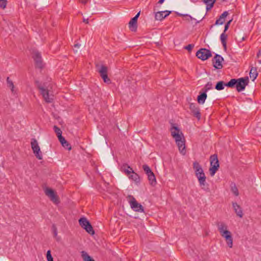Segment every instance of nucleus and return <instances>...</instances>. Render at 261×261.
Returning <instances> with one entry per match:
<instances>
[{"label": "nucleus", "instance_id": "ddd939ff", "mask_svg": "<svg viewBox=\"0 0 261 261\" xmlns=\"http://www.w3.org/2000/svg\"><path fill=\"white\" fill-rule=\"evenodd\" d=\"M223 61L224 59L222 57L218 54H216L212 60L214 67L217 69H221L223 67L222 62Z\"/></svg>", "mask_w": 261, "mask_h": 261}, {"label": "nucleus", "instance_id": "0eeeda50", "mask_svg": "<svg viewBox=\"0 0 261 261\" xmlns=\"http://www.w3.org/2000/svg\"><path fill=\"white\" fill-rule=\"evenodd\" d=\"M127 198L130 199V206L134 211L138 212H144L143 206L139 203L133 196L128 195Z\"/></svg>", "mask_w": 261, "mask_h": 261}, {"label": "nucleus", "instance_id": "9b49d317", "mask_svg": "<svg viewBox=\"0 0 261 261\" xmlns=\"http://www.w3.org/2000/svg\"><path fill=\"white\" fill-rule=\"evenodd\" d=\"M45 195L48 196L51 201L56 204H58L60 202L59 198L55 191L49 188H46L45 190Z\"/></svg>", "mask_w": 261, "mask_h": 261}, {"label": "nucleus", "instance_id": "6ab92c4d", "mask_svg": "<svg viewBox=\"0 0 261 261\" xmlns=\"http://www.w3.org/2000/svg\"><path fill=\"white\" fill-rule=\"evenodd\" d=\"M228 15L227 11L224 12L220 16L219 19H218L215 22V25L222 24L225 21V18Z\"/></svg>", "mask_w": 261, "mask_h": 261}, {"label": "nucleus", "instance_id": "37998d69", "mask_svg": "<svg viewBox=\"0 0 261 261\" xmlns=\"http://www.w3.org/2000/svg\"><path fill=\"white\" fill-rule=\"evenodd\" d=\"M231 21H232V19H230L225 24V27H224V32H225L228 29L229 26Z\"/></svg>", "mask_w": 261, "mask_h": 261}, {"label": "nucleus", "instance_id": "8fccbe9b", "mask_svg": "<svg viewBox=\"0 0 261 261\" xmlns=\"http://www.w3.org/2000/svg\"><path fill=\"white\" fill-rule=\"evenodd\" d=\"M80 45L79 44H74V46L75 48H79Z\"/></svg>", "mask_w": 261, "mask_h": 261}, {"label": "nucleus", "instance_id": "a18cd8bd", "mask_svg": "<svg viewBox=\"0 0 261 261\" xmlns=\"http://www.w3.org/2000/svg\"><path fill=\"white\" fill-rule=\"evenodd\" d=\"M163 13H165V16L167 17L171 13V12L170 11H163Z\"/></svg>", "mask_w": 261, "mask_h": 261}, {"label": "nucleus", "instance_id": "e433bc0d", "mask_svg": "<svg viewBox=\"0 0 261 261\" xmlns=\"http://www.w3.org/2000/svg\"><path fill=\"white\" fill-rule=\"evenodd\" d=\"M225 240L228 246L230 248H232L233 245V240L232 236H231L230 238L226 239Z\"/></svg>", "mask_w": 261, "mask_h": 261}, {"label": "nucleus", "instance_id": "f257e3e1", "mask_svg": "<svg viewBox=\"0 0 261 261\" xmlns=\"http://www.w3.org/2000/svg\"><path fill=\"white\" fill-rule=\"evenodd\" d=\"M171 136L175 139L179 152L182 155H185L186 153V150L185 139L183 134L177 126L174 125H173L171 128Z\"/></svg>", "mask_w": 261, "mask_h": 261}, {"label": "nucleus", "instance_id": "6e6552de", "mask_svg": "<svg viewBox=\"0 0 261 261\" xmlns=\"http://www.w3.org/2000/svg\"><path fill=\"white\" fill-rule=\"evenodd\" d=\"M196 57L202 61H205L212 57L211 51L206 48H202L198 50L196 54Z\"/></svg>", "mask_w": 261, "mask_h": 261}, {"label": "nucleus", "instance_id": "49530a36", "mask_svg": "<svg viewBox=\"0 0 261 261\" xmlns=\"http://www.w3.org/2000/svg\"><path fill=\"white\" fill-rule=\"evenodd\" d=\"M83 21L87 24L89 23L88 19L83 18Z\"/></svg>", "mask_w": 261, "mask_h": 261}, {"label": "nucleus", "instance_id": "79ce46f5", "mask_svg": "<svg viewBox=\"0 0 261 261\" xmlns=\"http://www.w3.org/2000/svg\"><path fill=\"white\" fill-rule=\"evenodd\" d=\"M58 138L59 140L60 141V143H61V144H62L63 143H66L67 141L62 135L58 137Z\"/></svg>", "mask_w": 261, "mask_h": 261}, {"label": "nucleus", "instance_id": "c85d7f7f", "mask_svg": "<svg viewBox=\"0 0 261 261\" xmlns=\"http://www.w3.org/2000/svg\"><path fill=\"white\" fill-rule=\"evenodd\" d=\"M164 13H163V11L158 12L156 13L155 15V19L158 20H163L166 17V16H165V15H163Z\"/></svg>", "mask_w": 261, "mask_h": 261}, {"label": "nucleus", "instance_id": "c03bdc74", "mask_svg": "<svg viewBox=\"0 0 261 261\" xmlns=\"http://www.w3.org/2000/svg\"><path fill=\"white\" fill-rule=\"evenodd\" d=\"M53 229L54 236L56 237L57 235V229L54 225H53Z\"/></svg>", "mask_w": 261, "mask_h": 261}, {"label": "nucleus", "instance_id": "412c9836", "mask_svg": "<svg viewBox=\"0 0 261 261\" xmlns=\"http://www.w3.org/2000/svg\"><path fill=\"white\" fill-rule=\"evenodd\" d=\"M250 77L252 79V81H254L257 77L258 75V73L257 72V69L256 67H252L250 70L249 73Z\"/></svg>", "mask_w": 261, "mask_h": 261}, {"label": "nucleus", "instance_id": "473e14b6", "mask_svg": "<svg viewBox=\"0 0 261 261\" xmlns=\"http://www.w3.org/2000/svg\"><path fill=\"white\" fill-rule=\"evenodd\" d=\"M213 88V84L211 82H208L204 86V87L202 89V91L206 92L209 90H211Z\"/></svg>", "mask_w": 261, "mask_h": 261}, {"label": "nucleus", "instance_id": "de8ad7c7", "mask_svg": "<svg viewBox=\"0 0 261 261\" xmlns=\"http://www.w3.org/2000/svg\"><path fill=\"white\" fill-rule=\"evenodd\" d=\"M88 1V0H81V3L83 4H86L87 3Z\"/></svg>", "mask_w": 261, "mask_h": 261}, {"label": "nucleus", "instance_id": "f3484780", "mask_svg": "<svg viewBox=\"0 0 261 261\" xmlns=\"http://www.w3.org/2000/svg\"><path fill=\"white\" fill-rule=\"evenodd\" d=\"M198 181L199 185L202 190L207 192H209L210 191L209 185L206 181V177L203 178L201 177L200 179L198 180Z\"/></svg>", "mask_w": 261, "mask_h": 261}, {"label": "nucleus", "instance_id": "dca6fc26", "mask_svg": "<svg viewBox=\"0 0 261 261\" xmlns=\"http://www.w3.org/2000/svg\"><path fill=\"white\" fill-rule=\"evenodd\" d=\"M140 12H139L135 17L132 18L128 24H129V28L130 30H131L133 32H135L137 30V20L138 17L140 16Z\"/></svg>", "mask_w": 261, "mask_h": 261}, {"label": "nucleus", "instance_id": "a19ab883", "mask_svg": "<svg viewBox=\"0 0 261 261\" xmlns=\"http://www.w3.org/2000/svg\"><path fill=\"white\" fill-rule=\"evenodd\" d=\"M62 145L65 148L67 149L68 150H70L71 148V145L67 141H66V143H63L62 144Z\"/></svg>", "mask_w": 261, "mask_h": 261}, {"label": "nucleus", "instance_id": "2eb2a0df", "mask_svg": "<svg viewBox=\"0 0 261 261\" xmlns=\"http://www.w3.org/2000/svg\"><path fill=\"white\" fill-rule=\"evenodd\" d=\"M190 110H191L193 115L199 120L201 118V114L198 107L194 103H191L190 104Z\"/></svg>", "mask_w": 261, "mask_h": 261}, {"label": "nucleus", "instance_id": "9d476101", "mask_svg": "<svg viewBox=\"0 0 261 261\" xmlns=\"http://www.w3.org/2000/svg\"><path fill=\"white\" fill-rule=\"evenodd\" d=\"M193 169L195 171V173L198 180L205 177V175L203 172V170L201 167V166L197 162H194L193 163Z\"/></svg>", "mask_w": 261, "mask_h": 261}, {"label": "nucleus", "instance_id": "4468645a", "mask_svg": "<svg viewBox=\"0 0 261 261\" xmlns=\"http://www.w3.org/2000/svg\"><path fill=\"white\" fill-rule=\"evenodd\" d=\"M32 54V57L35 61L36 66L39 68H42L43 64L40 54L36 50H33Z\"/></svg>", "mask_w": 261, "mask_h": 261}, {"label": "nucleus", "instance_id": "4be33fe9", "mask_svg": "<svg viewBox=\"0 0 261 261\" xmlns=\"http://www.w3.org/2000/svg\"><path fill=\"white\" fill-rule=\"evenodd\" d=\"M147 176L150 184L152 186H155L156 184V180L154 173L151 172V173L148 175Z\"/></svg>", "mask_w": 261, "mask_h": 261}, {"label": "nucleus", "instance_id": "f03ea898", "mask_svg": "<svg viewBox=\"0 0 261 261\" xmlns=\"http://www.w3.org/2000/svg\"><path fill=\"white\" fill-rule=\"evenodd\" d=\"M35 84L45 101L47 103L51 102L54 99V95L50 93L51 84L48 82L42 83L36 81Z\"/></svg>", "mask_w": 261, "mask_h": 261}, {"label": "nucleus", "instance_id": "a211bd4d", "mask_svg": "<svg viewBox=\"0 0 261 261\" xmlns=\"http://www.w3.org/2000/svg\"><path fill=\"white\" fill-rule=\"evenodd\" d=\"M232 206L237 216L240 218H242L243 216V213L240 206L238 205L237 203L233 202Z\"/></svg>", "mask_w": 261, "mask_h": 261}, {"label": "nucleus", "instance_id": "4c0bfd02", "mask_svg": "<svg viewBox=\"0 0 261 261\" xmlns=\"http://www.w3.org/2000/svg\"><path fill=\"white\" fill-rule=\"evenodd\" d=\"M7 0H0V8L4 9L7 6Z\"/></svg>", "mask_w": 261, "mask_h": 261}, {"label": "nucleus", "instance_id": "2f4dec72", "mask_svg": "<svg viewBox=\"0 0 261 261\" xmlns=\"http://www.w3.org/2000/svg\"><path fill=\"white\" fill-rule=\"evenodd\" d=\"M142 168L145 172V173L147 174V175L150 174L151 173V172H153L150 167L147 165H143L142 166Z\"/></svg>", "mask_w": 261, "mask_h": 261}, {"label": "nucleus", "instance_id": "423d86ee", "mask_svg": "<svg viewBox=\"0 0 261 261\" xmlns=\"http://www.w3.org/2000/svg\"><path fill=\"white\" fill-rule=\"evenodd\" d=\"M96 68L100 74V76L103 79L105 83L110 84L111 83L110 79L108 77V68L105 65L99 66L96 65Z\"/></svg>", "mask_w": 261, "mask_h": 261}, {"label": "nucleus", "instance_id": "b1692460", "mask_svg": "<svg viewBox=\"0 0 261 261\" xmlns=\"http://www.w3.org/2000/svg\"><path fill=\"white\" fill-rule=\"evenodd\" d=\"M224 86L227 87V83H225L223 81H219L215 86V89L217 90H222L224 89Z\"/></svg>", "mask_w": 261, "mask_h": 261}, {"label": "nucleus", "instance_id": "bb28decb", "mask_svg": "<svg viewBox=\"0 0 261 261\" xmlns=\"http://www.w3.org/2000/svg\"><path fill=\"white\" fill-rule=\"evenodd\" d=\"M82 257L84 261H95L87 252L84 251H82Z\"/></svg>", "mask_w": 261, "mask_h": 261}, {"label": "nucleus", "instance_id": "39448f33", "mask_svg": "<svg viewBox=\"0 0 261 261\" xmlns=\"http://www.w3.org/2000/svg\"><path fill=\"white\" fill-rule=\"evenodd\" d=\"M80 225L90 234H94V231L89 221L85 217L80 218L79 220Z\"/></svg>", "mask_w": 261, "mask_h": 261}, {"label": "nucleus", "instance_id": "72a5a7b5", "mask_svg": "<svg viewBox=\"0 0 261 261\" xmlns=\"http://www.w3.org/2000/svg\"><path fill=\"white\" fill-rule=\"evenodd\" d=\"M222 237L226 239H229L230 238L231 236V232L227 230H225V231H223L222 233H220Z\"/></svg>", "mask_w": 261, "mask_h": 261}, {"label": "nucleus", "instance_id": "5701e85b", "mask_svg": "<svg viewBox=\"0 0 261 261\" xmlns=\"http://www.w3.org/2000/svg\"><path fill=\"white\" fill-rule=\"evenodd\" d=\"M225 32H223L221 34L220 36V39L225 50H226V39L227 38V35L225 34Z\"/></svg>", "mask_w": 261, "mask_h": 261}, {"label": "nucleus", "instance_id": "1a4fd4ad", "mask_svg": "<svg viewBox=\"0 0 261 261\" xmlns=\"http://www.w3.org/2000/svg\"><path fill=\"white\" fill-rule=\"evenodd\" d=\"M31 147L34 153L35 154L36 157L39 160L42 159V155L41 152L40 151V147L38 145L37 141L36 139L33 138L31 139Z\"/></svg>", "mask_w": 261, "mask_h": 261}, {"label": "nucleus", "instance_id": "7ed1b4c3", "mask_svg": "<svg viewBox=\"0 0 261 261\" xmlns=\"http://www.w3.org/2000/svg\"><path fill=\"white\" fill-rule=\"evenodd\" d=\"M249 83V78L246 76L238 79H232L227 83V87L233 88L236 86L238 92H240L243 91Z\"/></svg>", "mask_w": 261, "mask_h": 261}, {"label": "nucleus", "instance_id": "393cba45", "mask_svg": "<svg viewBox=\"0 0 261 261\" xmlns=\"http://www.w3.org/2000/svg\"><path fill=\"white\" fill-rule=\"evenodd\" d=\"M122 170L128 176L132 173H134V170L132 168L127 165H124L122 167Z\"/></svg>", "mask_w": 261, "mask_h": 261}, {"label": "nucleus", "instance_id": "20e7f679", "mask_svg": "<svg viewBox=\"0 0 261 261\" xmlns=\"http://www.w3.org/2000/svg\"><path fill=\"white\" fill-rule=\"evenodd\" d=\"M211 166L210 168V173L211 176H214L219 167V161L217 155L214 154L210 156Z\"/></svg>", "mask_w": 261, "mask_h": 261}, {"label": "nucleus", "instance_id": "f8f14e48", "mask_svg": "<svg viewBox=\"0 0 261 261\" xmlns=\"http://www.w3.org/2000/svg\"><path fill=\"white\" fill-rule=\"evenodd\" d=\"M45 195L48 196L51 201L56 204H58L60 202L59 198L55 191L49 188H46L45 190Z\"/></svg>", "mask_w": 261, "mask_h": 261}, {"label": "nucleus", "instance_id": "ea45409f", "mask_svg": "<svg viewBox=\"0 0 261 261\" xmlns=\"http://www.w3.org/2000/svg\"><path fill=\"white\" fill-rule=\"evenodd\" d=\"M194 47V44H190L188 45L187 46H185L184 48L185 49L188 50L189 51H191Z\"/></svg>", "mask_w": 261, "mask_h": 261}, {"label": "nucleus", "instance_id": "a878e982", "mask_svg": "<svg viewBox=\"0 0 261 261\" xmlns=\"http://www.w3.org/2000/svg\"><path fill=\"white\" fill-rule=\"evenodd\" d=\"M217 225L218 227V230L219 231L220 233H222L223 231L227 230V226L225 223L223 222H220L218 223Z\"/></svg>", "mask_w": 261, "mask_h": 261}, {"label": "nucleus", "instance_id": "cd10ccee", "mask_svg": "<svg viewBox=\"0 0 261 261\" xmlns=\"http://www.w3.org/2000/svg\"><path fill=\"white\" fill-rule=\"evenodd\" d=\"M132 173L133 174L132 175L129 176V178L130 179H132L133 180L135 181L136 183L139 182L140 181V177L138 175V174L135 173L134 172V173Z\"/></svg>", "mask_w": 261, "mask_h": 261}, {"label": "nucleus", "instance_id": "58836bf2", "mask_svg": "<svg viewBox=\"0 0 261 261\" xmlns=\"http://www.w3.org/2000/svg\"><path fill=\"white\" fill-rule=\"evenodd\" d=\"M46 259L47 261H54L53 257L51 254L50 250H48L46 253Z\"/></svg>", "mask_w": 261, "mask_h": 261}, {"label": "nucleus", "instance_id": "aec40b11", "mask_svg": "<svg viewBox=\"0 0 261 261\" xmlns=\"http://www.w3.org/2000/svg\"><path fill=\"white\" fill-rule=\"evenodd\" d=\"M207 97L206 92L203 91L197 97V101L199 104H203Z\"/></svg>", "mask_w": 261, "mask_h": 261}, {"label": "nucleus", "instance_id": "f704fd0d", "mask_svg": "<svg viewBox=\"0 0 261 261\" xmlns=\"http://www.w3.org/2000/svg\"><path fill=\"white\" fill-rule=\"evenodd\" d=\"M7 82L8 86L9 88H10L11 91L12 92H13L14 86V84H13L12 81L10 79V78L9 77H8L7 79Z\"/></svg>", "mask_w": 261, "mask_h": 261}, {"label": "nucleus", "instance_id": "c9c22d12", "mask_svg": "<svg viewBox=\"0 0 261 261\" xmlns=\"http://www.w3.org/2000/svg\"><path fill=\"white\" fill-rule=\"evenodd\" d=\"M54 131L56 133L58 137L60 136L61 135H62V131L60 129V128H59L58 126H57L56 125H55L54 126Z\"/></svg>", "mask_w": 261, "mask_h": 261}, {"label": "nucleus", "instance_id": "c756f323", "mask_svg": "<svg viewBox=\"0 0 261 261\" xmlns=\"http://www.w3.org/2000/svg\"><path fill=\"white\" fill-rule=\"evenodd\" d=\"M216 0H204V2L207 5L206 9H211L215 3Z\"/></svg>", "mask_w": 261, "mask_h": 261}, {"label": "nucleus", "instance_id": "09e8293b", "mask_svg": "<svg viewBox=\"0 0 261 261\" xmlns=\"http://www.w3.org/2000/svg\"><path fill=\"white\" fill-rule=\"evenodd\" d=\"M164 1L165 0H159V1L158 2V3L160 4H162V3H163Z\"/></svg>", "mask_w": 261, "mask_h": 261}, {"label": "nucleus", "instance_id": "7c9ffc66", "mask_svg": "<svg viewBox=\"0 0 261 261\" xmlns=\"http://www.w3.org/2000/svg\"><path fill=\"white\" fill-rule=\"evenodd\" d=\"M231 191L235 196H237L239 195V192L238 189L234 184H231Z\"/></svg>", "mask_w": 261, "mask_h": 261}]
</instances>
